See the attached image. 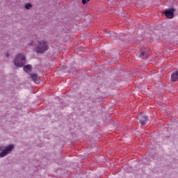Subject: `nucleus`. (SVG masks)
<instances>
[{"label":"nucleus","instance_id":"1","mask_svg":"<svg viewBox=\"0 0 178 178\" xmlns=\"http://www.w3.org/2000/svg\"><path fill=\"white\" fill-rule=\"evenodd\" d=\"M35 47L38 54H45L49 49V43L44 40H38Z\"/></svg>","mask_w":178,"mask_h":178},{"label":"nucleus","instance_id":"2","mask_svg":"<svg viewBox=\"0 0 178 178\" xmlns=\"http://www.w3.org/2000/svg\"><path fill=\"white\" fill-rule=\"evenodd\" d=\"M14 63L17 67L24 66L26 65V55H24V53L18 54L14 60Z\"/></svg>","mask_w":178,"mask_h":178},{"label":"nucleus","instance_id":"3","mask_svg":"<svg viewBox=\"0 0 178 178\" xmlns=\"http://www.w3.org/2000/svg\"><path fill=\"white\" fill-rule=\"evenodd\" d=\"M13 149H15V145L13 144L6 146L3 150L2 147H0V158H5V156L10 154Z\"/></svg>","mask_w":178,"mask_h":178},{"label":"nucleus","instance_id":"4","mask_svg":"<svg viewBox=\"0 0 178 178\" xmlns=\"http://www.w3.org/2000/svg\"><path fill=\"white\" fill-rule=\"evenodd\" d=\"M175 10L173 8H170L165 12V15L168 19H173Z\"/></svg>","mask_w":178,"mask_h":178},{"label":"nucleus","instance_id":"5","mask_svg":"<svg viewBox=\"0 0 178 178\" xmlns=\"http://www.w3.org/2000/svg\"><path fill=\"white\" fill-rule=\"evenodd\" d=\"M138 120L140 124H145L147 120H148V117L144 116L143 114L138 115Z\"/></svg>","mask_w":178,"mask_h":178},{"label":"nucleus","instance_id":"6","mask_svg":"<svg viewBox=\"0 0 178 178\" xmlns=\"http://www.w3.org/2000/svg\"><path fill=\"white\" fill-rule=\"evenodd\" d=\"M30 76L32 78V80L34 81V83H38V81H40V76H38V74H31Z\"/></svg>","mask_w":178,"mask_h":178},{"label":"nucleus","instance_id":"7","mask_svg":"<svg viewBox=\"0 0 178 178\" xmlns=\"http://www.w3.org/2000/svg\"><path fill=\"white\" fill-rule=\"evenodd\" d=\"M172 81H178V70L171 75Z\"/></svg>","mask_w":178,"mask_h":178},{"label":"nucleus","instance_id":"8","mask_svg":"<svg viewBox=\"0 0 178 178\" xmlns=\"http://www.w3.org/2000/svg\"><path fill=\"white\" fill-rule=\"evenodd\" d=\"M24 72H26V73H30V72H31V65H27L24 66Z\"/></svg>","mask_w":178,"mask_h":178},{"label":"nucleus","instance_id":"9","mask_svg":"<svg viewBox=\"0 0 178 178\" xmlns=\"http://www.w3.org/2000/svg\"><path fill=\"white\" fill-rule=\"evenodd\" d=\"M138 55L140 56V58H143V56L145 55V52L143 50H140L138 53Z\"/></svg>","mask_w":178,"mask_h":178},{"label":"nucleus","instance_id":"10","mask_svg":"<svg viewBox=\"0 0 178 178\" xmlns=\"http://www.w3.org/2000/svg\"><path fill=\"white\" fill-rule=\"evenodd\" d=\"M31 8H33V5H31V3H27L25 4V9L29 10V9H31Z\"/></svg>","mask_w":178,"mask_h":178},{"label":"nucleus","instance_id":"11","mask_svg":"<svg viewBox=\"0 0 178 178\" xmlns=\"http://www.w3.org/2000/svg\"><path fill=\"white\" fill-rule=\"evenodd\" d=\"M90 0H82V3L83 5H86V3H87V2H89Z\"/></svg>","mask_w":178,"mask_h":178},{"label":"nucleus","instance_id":"12","mask_svg":"<svg viewBox=\"0 0 178 178\" xmlns=\"http://www.w3.org/2000/svg\"><path fill=\"white\" fill-rule=\"evenodd\" d=\"M6 57L9 58V53L6 54Z\"/></svg>","mask_w":178,"mask_h":178}]
</instances>
